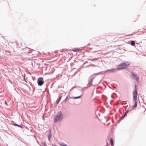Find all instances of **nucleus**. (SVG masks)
I'll use <instances>...</instances> for the list:
<instances>
[{
	"label": "nucleus",
	"mask_w": 146,
	"mask_h": 146,
	"mask_svg": "<svg viewBox=\"0 0 146 146\" xmlns=\"http://www.w3.org/2000/svg\"><path fill=\"white\" fill-rule=\"evenodd\" d=\"M62 117L63 115L62 113H59L56 116L55 118L54 119V122L56 123L57 121L61 120L62 119Z\"/></svg>",
	"instance_id": "f257e3e1"
},
{
	"label": "nucleus",
	"mask_w": 146,
	"mask_h": 146,
	"mask_svg": "<svg viewBox=\"0 0 146 146\" xmlns=\"http://www.w3.org/2000/svg\"><path fill=\"white\" fill-rule=\"evenodd\" d=\"M133 101H136L137 100V89L135 86V90L133 92Z\"/></svg>",
	"instance_id": "f03ea898"
},
{
	"label": "nucleus",
	"mask_w": 146,
	"mask_h": 146,
	"mask_svg": "<svg viewBox=\"0 0 146 146\" xmlns=\"http://www.w3.org/2000/svg\"><path fill=\"white\" fill-rule=\"evenodd\" d=\"M37 83L39 86H42L44 83L43 78H38V80Z\"/></svg>",
	"instance_id": "7ed1b4c3"
},
{
	"label": "nucleus",
	"mask_w": 146,
	"mask_h": 146,
	"mask_svg": "<svg viewBox=\"0 0 146 146\" xmlns=\"http://www.w3.org/2000/svg\"><path fill=\"white\" fill-rule=\"evenodd\" d=\"M129 64H125V63H122L119 64V66H122L123 67H119V69H124L126 67H128L129 66Z\"/></svg>",
	"instance_id": "20e7f679"
},
{
	"label": "nucleus",
	"mask_w": 146,
	"mask_h": 146,
	"mask_svg": "<svg viewBox=\"0 0 146 146\" xmlns=\"http://www.w3.org/2000/svg\"><path fill=\"white\" fill-rule=\"evenodd\" d=\"M132 77L134 79H136L137 81H138L139 80V78L138 77L137 75L135 74L133 72L132 73Z\"/></svg>",
	"instance_id": "39448f33"
},
{
	"label": "nucleus",
	"mask_w": 146,
	"mask_h": 146,
	"mask_svg": "<svg viewBox=\"0 0 146 146\" xmlns=\"http://www.w3.org/2000/svg\"><path fill=\"white\" fill-rule=\"evenodd\" d=\"M94 78H92L87 85L88 87H90L92 85Z\"/></svg>",
	"instance_id": "423d86ee"
},
{
	"label": "nucleus",
	"mask_w": 146,
	"mask_h": 146,
	"mask_svg": "<svg viewBox=\"0 0 146 146\" xmlns=\"http://www.w3.org/2000/svg\"><path fill=\"white\" fill-rule=\"evenodd\" d=\"M115 69H110L108 70H106V72H113L115 71Z\"/></svg>",
	"instance_id": "0eeeda50"
},
{
	"label": "nucleus",
	"mask_w": 146,
	"mask_h": 146,
	"mask_svg": "<svg viewBox=\"0 0 146 146\" xmlns=\"http://www.w3.org/2000/svg\"><path fill=\"white\" fill-rule=\"evenodd\" d=\"M81 50L79 48H75L72 50V51L74 52H78L80 50Z\"/></svg>",
	"instance_id": "6e6552de"
},
{
	"label": "nucleus",
	"mask_w": 146,
	"mask_h": 146,
	"mask_svg": "<svg viewBox=\"0 0 146 146\" xmlns=\"http://www.w3.org/2000/svg\"><path fill=\"white\" fill-rule=\"evenodd\" d=\"M135 102V105L133 106V108H136L137 106V102L136 101H133Z\"/></svg>",
	"instance_id": "1a4fd4ad"
},
{
	"label": "nucleus",
	"mask_w": 146,
	"mask_h": 146,
	"mask_svg": "<svg viewBox=\"0 0 146 146\" xmlns=\"http://www.w3.org/2000/svg\"><path fill=\"white\" fill-rule=\"evenodd\" d=\"M60 146H68L66 144L64 143H62L60 144Z\"/></svg>",
	"instance_id": "9d476101"
},
{
	"label": "nucleus",
	"mask_w": 146,
	"mask_h": 146,
	"mask_svg": "<svg viewBox=\"0 0 146 146\" xmlns=\"http://www.w3.org/2000/svg\"><path fill=\"white\" fill-rule=\"evenodd\" d=\"M135 44V42L134 41H132L131 42V44L132 46H134Z\"/></svg>",
	"instance_id": "9b49d317"
},
{
	"label": "nucleus",
	"mask_w": 146,
	"mask_h": 146,
	"mask_svg": "<svg viewBox=\"0 0 146 146\" xmlns=\"http://www.w3.org/2000/svg\"><path fill=\"white\" fill-rule=\"evenodd\" d=\"M110 141H111V145H113V140L112 138L111 139Z\"/></svg>",
	"instance_id": "f8f14e48"
},
{
	"label": "nucleus",
	"mask_w": 146,
	"mask_h": 146,
	"mask_svg": "<svg viewBox=\"0 0 146 146\" xmlns=\"http://www.w3.org/2000/svg\"><path fill=\"white\" fill-rule=\"evenodd\" d=\"M61 97H62V96H61L59 98V99H58V100L57 101V103L58 104V103L60 101V100H61Z\"/></svg>",
	"instance_id": "ddd939ff"
},
{
	"label": "nucleus",
	"mask_w": 146,
	"mask_h": 146,
	"mask_svg": "<svg viewBox=\"0 0 146 146\" xmlns=\"http://www.w3.org/2000/svg\"><path fill=\"white\" fill-rule=\"evenodd\" d=\"M125 114H124L123 116L120 119H122L125 116Z\"/></svg>",
	"instance_id": "4468645a"
},
{
	"label": "nucleus",
	"mask_w": 146,
	"mask_h": 146,
	"mask_svg": "<svg viewBox=\"0 0 146 146\" xmlns=\"http://www.w3.org/2000/svg\"><path fill=\"white\" fill-rule=\"evenodd\" d=\"M128 111H126L125 113V115H126L128 113Z\"/></svg>",
	"instance_id": "2eb2a0df"
},
{
	"label": "nucleus",
	"mask_w": 146,
	"mask_h": 146,
	"mask_svg": "<svg viewBox=\"0 0 146 146\" xmlns=\"http://www.w3.org/2000/svg\"><path fill=\"white\" fill-rule=\"evenodd\" d=\"M14 125L15 126H19V125L16 124H14Z\"/></svg>",
	"instance_id": "dca6fc26"
},
{
	"label": "nucleus",
	"mask_w": 146,
	"mask_h": 146,
	"mask_svg": "<svg viewBox=\"0 0 146 146\" xmlns=\"http://www.w3.org/2000/svg\"><path fill=\"white\" fill-rule=\"evenodd\" d=\"M80 96H78V97H76L75 98H80Z\"/></svg>",
	"instance_id": "f3484780"
},
{
	"label": "nucleus",
	"mask_w": 146,
	"mask_h": 146,
	"mask_svg": "<svg viewBox=\"0 0 146 146\" xmlns=\"http://www.w3.org/2000/svg\"><path fill=\"white\" fill-rule=\"evenodd\" d=\"M19 127H22V126H21L20 125H19Z\"/></svg>",
	"instance_id": "a211bd4d"
},
{
	"label": "nucleus",
	"mask_w": 146,
	"mask_h": 146,
	"mask_svg": "<svg viewBox=\"0 0 146 146\" xmlns=\"http://www.w3.org/2000/svg\"><path fill=\"white\" fill-rule=\"evenodd\" d=\"M53 146H56L55 145H53Z\"/></svg>",
	"instance_id": "6ab92c4d"
}]
</instances>
